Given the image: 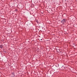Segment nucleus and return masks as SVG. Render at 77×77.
<instances>
[{
    "label": "nucleus",
    "instance_id": "f257e3e1",
    "mask_svg": "<svg viewBox=\"0 0 77 77\" xmlns=\"http://www.w3.org/2000/svg\"><path fill=\"white\" fill-rule=\"evenodd\" d=\"M63 23L64 24H65V22H66V19H63Z\"/></svg>",
    "mask_w": 77,
    "mask_h": 77
},
{
    "label": "nucleus",
    "instance_id": "f03ea898",
    "mask_svg": "<svg viewBox=\"0 0 77 77\" xmlns=\"http://www.w3.org/2000/svg\"><path fill=\"white\" fill-rule=\"evenodd\" d=\"M55 66H56V67H59V64H56Z\"/></svg>",
    "mask_w": 77,
    "mask_h": 77
},
{
    "label": "nucleus",
    "instance_id": "7ed1b4c3",
    "mask_svg": "<svg viewBox=\"0 0 77 77\" xmlns=\"http://www.w3.org/2000/svg\"><path fill=\"white\" fill-rule=\"evenodd\" d=\"M0 48H3V45H0Z\"/></svg>",
    "mask_w": 77,
    "mask_h": 77
},
{
    "label": "nucleus",
    "instance_id": "20e7f679",
    "mask_svg": "<svg viewBox=\"0 0 77 77\" xmlns=\"http://www.w3.org/2000/svg\"><path fill=\"white\" fill-rule=\"evenodd\" d=\"M12 74L13 75V77H14L15 76V73H14L12 72Z\"/></svg>",
    "mask_w": 77,
    "mask_h": 77
},
{
    "label": "nucleus",
    "instance_id": "39448f33",
    "mask_svg": "<svg viewBox=\"0 0 77 77\" xmlns=\"http://www.w3.org/2000/svg\"><path fill=\"white\" fill-rule=\"evenodd\" d=\"M61 22H62V23H63V20L61 21Z\"/></svg>",
    "mask_w": 77,
    "mask_h": 77
},
{
    "label": "nucleus",
    "instance_id": "423d86ee",
    "mask_svg": "<svg viewBox=\"0 0 77 77\" xmlns=\"http://www.w3.org/2000/svg\"><path fill=\"white\" fill-rule=\"evenodd\" d=\"M40 40H41V41H42V39H40Z\"/></svg>",
    "mask_w": 77,
    "mask_h": 77
},
{
    "label": "nucleus",
    "instance_id": "0eeeda50",
    "mask_svg": "<svg viewBox=\"0 0 77 77\" xmlns=\"http://www.w3.org/2000/svg\"><path fill=\"white\" fill-rule=\"evenodd\" d=\"M63 67V66H62V68Z\"/></svg>",
    "mask_w": 77,
    "mask_h": 77
}]
</instances>
